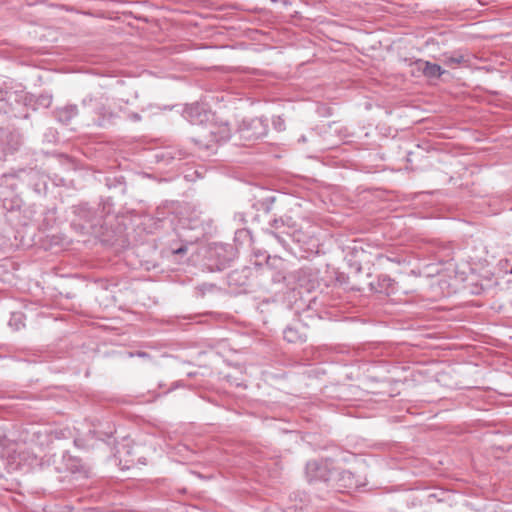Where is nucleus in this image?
Returning a JSON list of instances; mask_svg holds the SVG:
<instances>
[{
    "label": "nucleus",
    "mask_w": 512,
    "mask_h": 512,
    "mask_svg": "<svg viewBox=\"0 0 512 512\" xmlns=\"http://www.w3.org/2000/svg\"><path fill=\"white\" fill-rule=\"evenodd\" d=\"M184 117L192 125H196L193 142L200 150L215 152L217 144L226 142L231 137V128L228 122L209 121V115L201 112L198 105H191L184 110Z\"/></svg>",
    "instance_id": "1"
},
{
    "label": "nucleus",
    "mask_w": 512,
    "mask_h": 512,
    "mask_svg": "<svg viewBox=\"0 0 512 512\" xmlns=\"http://www.w3.org/2000/svg\"><path fill=\"white\" fill-rule=\"evenodd\" d=\"M334 474L335 470L329 460H313L306 464V477L309 482H329Z\"/></svg>",
    "instance_id": "2"
},
{
    "label": "nucleus",
    "mask_w": 512,
    "mask_h": 512,
    "mask_svg": "<svg viewBox=\"0 0 512 512\" xmlns=\"http://www.w3.org/2000/svg\"><path fill=\"white\" fill-rule=\"evenodd\" d=\"M238 132L241 139L255 141L267 135L268 123L262 118L243 120L239 126Z\"/></svg>",
    "instance_id": "3"
},
{
    "label": "nucleus",
    "mask_w": 512,
    "mask_h": 512,
    "mask_svg": "<svg viewBox=\"0 0 512 512\" xmlns=\"http://www.w3.org/2000/svg\"><path fill=\"white\" fill-rule=\"evenodd\" d=\"M84 107H88L94 112L98 118L96 120V124L100 127H106L107 125L112 123V119L114 114L106 109L103 103L96 99H84L82 101Z\"/></svg>",
    "instance_id": "4"
},
{
    "label": "nucleus",
    "mask_w": 512,
    "mask_h": 512,
    "mask_svg": "<svg viewBox=\"0 0 512 512\" xmlns=\"http://www.w3.org/2000/svg\"><path fill=\"white\" fill-rule=\"evenodd\" d=\"M333 479L335 480L333 487L339 491L357 489L362 485L359 479L349 470H335Z\"/></svg>",
    "instance_id": "5"
},
{
    "label": "nucleus",
    "mask_w": 512,
    "mask_h": 512,
    "mask_svg": "<svg viewBox=\"0 0 512 512\" xmlns=\"http://www.w3.org/2000/svg\"><path fill=\"white\" fill-rule=\"evenodd\" d=\"M418 67L422 70L423 74L428 78H439L445 71L440 65L431 63L429 61H419Z\"/></svg>",
    "instance_id": "6"
},
{
    "label": "nucleus",
    "mask_w": 512,
    "mask_h": 512,
    "mask_svg": "<svg viewBox=\"0 0 512 512\" xmlns=\"http://www.w3.org/2000/svg\"><path fill=\"white\" fill-rule=\"evenodd\" d=\"M284 339L289 343H302L306 341V333L295 326H287L283 331Z\"/></svg>",
    "instance_id": "7"
},
{
    "label": "nucleus",
    "mask_w": 512,
    "mask_h": 512,
    "mask_svg": "<svg viewBox=\"0 0 512 512\" xmlns=\"http://www.w3.org/2000/svg\"><path fill=\"white\" fill-rule=\"evenodd\" d=\"M77 114L78 108L76 105H67L56 111L57 119L64 124H68Z\"/></svg>",
    "instance_id": "8"
},
{
    "label": "nucleus",
    "mask_w": 512,
    "mask_h": 512,
    "mask_svg": "<svg viewBox=\"0 0 512 512\" xmlns=\"http://www.w3.org/2000/svg\"><path fill=\"white\" fill-rule=\"evenodd\" d=\"M74 213L85 221V223L93 226V220L95 217V212L88 206V204H80L74 208Z\"/></svg>",
    "instance_id": "9"
},
{
    "label": "nucleus",
    "mask_w": 512,
    "mask_h": 512,
    "mask_svg": "<svg viewBox=\"0 0 512 512\" xmlns=\"http://www.w3.org/2000/svg\"><path fill=\"white\" fill-rule=\"evenodd\" d=\"M443 63L449 68H456L459 65L467 64L468 60L460 52H454L451 55H444Z\"/></svg>",
    "instance_id": "10"
},
{
    "label": "nucleus",
    "mask_w": 512,
    "mask_h": 512,
    "mask_svg": "<svg viewBox=\"0 0 512 512\" xmlns=\"http://www.w3.org/2000/svg\"><path fill=\"white\" fill-rule=\"evenodd\" d=\"M7 144L3 147V152L5 154H12L18 150L21 145V139L19 134L17 133H7L6 134Z\"/></svg>",
    "instance_id": "11"
},
{
    "label": "nucleus",
    "mask_w": 512,
    "mask_h": 512,
    "mask_svg": "<svg viewBox=\"0 0 512 512\" xmlns=\"http://www.w3.org/2000/svg\"><path fill=\"white\" fill-rule=\"evenodd\" d=\"M9 326L13 327L15 330H19L24 327V322L22 320V315L20 313L12 314Z\"/></svg>",
    "instance_id": "12"
},
{
    "label": "nucleus",
    "mask_w": 512,
    "mask_h": 512,
    "mask_svg": "<svg viewBox=\"0 0 512 512\" xmlns=\"http://www.w3.org/2000/svg\"><path fill=\"white\" fill-rule=\"evenodd\" d=\"M272 125L273 128L278 132H282L286 128L285 120L281 116H274L272 119Z\"/></svg>",
    "instance_id": "13"
},
{
    "label": "nucleus",
    "mask_w": 512,
    "mask_h": 512,
    "mask_svg": "<svg viewBox=\"0 0 512 512\" xmlns=\"http://www.w3.org/2000/svg\"><path fill=\"white\" fill-rule=\"evenodd\" d=\"M379 281H380V286L382 289H393V284L395 283V281L390 278L389 276L387 275H383V276H380L379 277Z\"/></svg>",
    "instance_id": "14"
},
{
    "label": "nucleus",
    "mask_w": 512,
    "mask_h": 512,
    "mask_svg": "<svg viewBox=\"0 0 512 512\" xmlns=\"http://www.w3.org/2000/svg\"><path fill=\"white\" fill-rule=\"evenodd\" d=\"M32 170H26V169H19V170H16V171H11V172H8V173H5L3 174V178L7 179V178H22V176L24 174H28V173H31Z\"/></svg>",
    "instance_id": "15"
},
{
    "label": "nucleus",
    "mask_w": 512,
    "mask_h": 512,
    "mask_svg": "<svg viewBox=\"0 0 512 512\" xmlns=\"http://www.w3.org/2000/svg\"><path fill=\"white\" fill-rule=\"evenodd\" d=\"M269 224L271 228L279 229L285 225V222L282 218H275Z\"/></svg>",
    "instance_id": "16"
},
{
    "label": "nucleus",
    "mask_w": 512,
    "mask_h": 512,
    "mask_svg": "<svg viewBox=\"0 0 512 512\" xmlns=\"http://www.w3.org/2000/svg\"><path fill=\"white\" fill-rule=\"evenodd\" d=\"M187 252L186 246H181L179 248L173 249L174 254H185Z\"/></svg>",
    "instance_id": "17"
},
{
    "label": "nucleus",
    "mask_w": 512,
    "mask_h": 512,
    "mask_svg": "<svg viewBox=\"0 0 512 512\" xmlns=\"http://www.w3.org/2000/svg\"><path fill=\"white\" fill-rule=\"evenodd\" d=\"M270 234H271V235H272V236H273V237H274V238H275V239H276L280 244H282V245H284V244H285V241L283 240V238H282L279 234H277V233H275V232H272V231L270 232Z\"/></svg>",
    "instance_id": "18"
},
{
    "label": "nucleus",
    "mask_w": 512,
    "mask_h": 512,
    "mask_svg": "<svg viewBox=\"0 0 512 512\" xmlns=\"http://www.w3.org/2000/svg\"><path fill=\"white\" fill-rule=\"evenodd\" d=\"M129 118H130L131 120H133V121H139V120H141V116H140L139 114H137V113H132V114L129 116Z\"/></svg>",
    "instance_id": "19"
},
{
    "label": "nucleus",
    "mask_w": 512,
    "mask_h": 512,
    "mask_svg": "<svg viewBox=\"0 0 512 512\" xmlns=\"http://www.w3.org/2000/svg\"><path fill=\"white\" fill-rule=\"evenodd\" d=\"M201 235H202V231H200V232H199V233H197L195 236H193V237L189 240V242H190V243H192V242H194V241H197V240L200 238V236H201Z\"/></svg>",
    "instance_id": "20"
},
{
    "label": "nucleus",
    "mask_w": 512,
    "mask_h": 512,
    "mask_svg": "<svg viewBox=\"0 0 512 512\" xmlns=\"http://www.w3.org/2000/svg\"><path fill=\"white\" fill-rule=\"evenodd\" d=\"M185 156L184 153H182L181 151H178V159H182L183 157Z\"/></svg>",
    "instance_id": "21"
},
{
    "label": "nucleus",
    "mask_w": 512,
    "mask_h": 512,
    "mask_svg": "<svg viewBox=\"0 0 512 512\" xmlns=\"http://www.w3.org/2000/svg\"><path fill=\"white\" fill-rule=\"evenodd\" d=\"M167 154H168V155L170 156V158H171V159H174V158H176V156H174V155H171V153H170V152H167Z\"/></svg>",
    "instance_id": "22"
},
{
    "label": "nucleus",
    "mask_w": 512,
    "mask_h": 512,
    "mask_svg": "<svg viewBox=\"0 0 512 512\" xmlns=\"http://www.w3.org/2000/svg\"><path fill=\"white\" fill-rule=\"evenodd\" d=\"M263 256L267 260V262L270 260V256H265V255H263Z\"/></svg>",
    "instance_id": "23"
},
{
    "label": "nucleus",
    "mask_w": 512,
    "mask_h": 512,
    "mask_svg": "<svg viewBox=\"0 0 512 512\" xmlns=\"http://www.w3.org/2000/svg\"><path fill=\"white\" fill-rule=\"evenodd\" d=\"M385 259H386V260H388V261H393V260H392L391 258H389V257H386Z\"/></svg>",
    "instance_id": "24"
}]
</instances>
